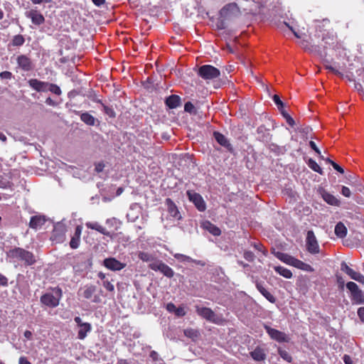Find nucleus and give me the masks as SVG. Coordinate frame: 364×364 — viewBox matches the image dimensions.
I'll list each match as a JSON object with an SVG mask.
<instances>
[{
	"label": "nucleus",
	"instance_id": "nucleus-24",
	"mask_svg": "<svg viewBox=\"0 0 364 364\" xmlns=\"http://www.w3.org/2000/svg\"><path fill=\"white\" fill-rule=\"evenodd\" d=\"M165 104L169 109H176L181 104V99L178 95H171L166 98Z\"/></svg>",
	"mask_w": 364,
	"mask_h": 364
},
{
	"label": "nucleus",
	"instance_id": "nucleus-37",
	"mask_svg": "<svg viewBox=\"0 0 364 364\" xmlns=\"http://www.w3.org/2000/svg\"><path fill=\"white\" fill-rule=\"evenodd\" d=\"M183 333L186 337L190 338L192 340L197 339L200 335L199 332L197 330L193 328L185 329L183 331Z\"/></svg>",
	"mask_w": 364,
	"mask_h": 364
},
{
	"label": "nucleus",
	"instance_id": "nucleus-16",
	"mask_svg": "<svg viewBox=\"0 0 364 364\" xmlns=\"http://www.w3.org/2000/svg\"><path fill=\"white\" fill-rule=\"evenodd\" d=\"M47 218L43 215H36L31 218L29 228L33 230H38L46 223Z\"/></svg>",
	"mask_w": 364,
	"mask_h": 364
},
{
	"label": "nucleus",
	"instance_id": "nucleus-33",
	"mask_svg": "<svg viewBox=\"0 0 364 364\" xmlns=\"http://www.w3.org/2000/svg\"><path fill=\"white\" fill-rule=\"evenodd\" d=\"M307 165L310 168H311L314 171L318 173L321 175L323 174V171L322 168L319 166V165L312 159H309L306 161Z\"/></svg>",
	"mask_w": 364,
	"mask_h": 364
},
{
	"label": "nucleus",
	"instance_id": "nucleus-1",
	"mask_svg": "<svg viewBox=\"0 0 364 364\" xmlns=\"http://www.w3.org/2000/svg\"><path fill=\"white\" fill-rule=\"evenodd\" d=\"M6 260L15 268L18 266L30 267L36 262V258L32 252L18 247H14L6 252Z\"/></svg>",
	"mask_w": 364,
	"mask_h": 364
},
{
	"label": "nucleus",
	"instance_id": "nucleus-7",
	"mask_svg": "<svg viewBox=\"0 0 364 364\" xmlns=\"http://www.w3.org/2000/svg\"><path fill=\"white\" fill-rule=\"evenodd\" d=\"M264 329L266 330V332L269 336V337L277 342L288 343L290 340L289 337L285 333L277 329L273 328L267 325L264 326Z\"/></svg>",
	"mask_w": 364,
	"mask_h": 364
},
{
	"label": "nucleus",
	"instance_id": "nucleus-40",
	"mask_svg": "<svg viewBox=\"0 0 364 364\" xmlns=\"http://www.w3.org/2000/svg\"><path fill=\"white\" fill-rule=\"evenodd\" d=\"M278 353L287 362L291 363L292 361L291 356L287 350L278 348Z\"/></svg>",
	"mask_w": 364,
	"mask_h": 364
},
{
	"label": "nucleus",
	"instance_id": "nucleus-9",
	"mask_svg": "<svg viewBox=\"0 0 364 364\" xmlns=\"http://www.w3.org/2000/svg\"><path fill=\"white\" fill-rule=\"evenodd\" d=\"M187 195L188 196L189 200L193 203V204L199 211L202 212L206 209L205 203L203 197L199 193L188 191Z\"/></svg>",
	"mask_w": 364,
	"mask_h": 364
},
{
	"label": "nucleus",
	"instance_id": "nucleus-46",
	"mask_svg": "<svg viewBox=\"0 0 364 364\" xmlns=\"http://www.w3.org/2000/svg\"><path fill=\"white\" fill-rule=\"evenodd\" d=\"M174 257L181 262H191V260H193V259L191 257L182 254H176L174 255Z\"/></svg>",
	"mask_w": 364,
	"mask_h": 364
},
{
	"label": "nucleus",
	"instance_id": "nucleus-53",
	"mask_svg": "<svg viewBox=\"0 0 364 364\" xmlns=\"http://www.w3.org/2000/svg\"><path fill=\"white\" fill-rule=\"evenodd\" d=\"M324 66H325V68L333 72V73L336 74V75H341V73L338 70H336L335 68H333L332 65H331L328 61H326L325 63H324Z\"/></svg>",
	"mask_w": 364,
	"mask_h": 364
},
{
	"label": "nucleus",
	"instance_id": "nucleus-32",
	"mask_svg": "<svg viewBox=\"0 0 364 364\" xmlns=\"http://www.w3.org/2000/svg\"><path fill=\"white\" fill-rule=\"evenodd\" d=\"M352 301L356 304L364 303V296L362 291L359 289L351 294Z\"/></svg>",
	"mask_w": 364,
	"mask_h": 364
},
{
	"label": "nucleus",
	"instance_id": "nucleus-28",
	"mask_svg": "<svg viewBox=\"0 0 364 364\" xmlns=\"http://www.w3.org/2000/svg\"><path fill=\"white\" fill-rule=\"evenodd\" d=\"M322 198L329 205L335 206H339L341 205L340 200L328 192H323L322 193Z\"/></svg>",
	"mask_w": 364,
	"mask_h": 364
},
{
	"label": "nucleus",
	"instance_id": "nucleus-34",
	"mask_svg": "<svg viewBox=\"0 0 364 364\" xmlns=\"http://www.w3.org/2000/svg\"><path fill=\"white\" fill-rule=\"evenodd\" d=\"M25 43V38L24 37L21 35L18 34L13 37L11 42L9 43V46H21Z\"/></svg>",
	"mask_w": 364,
	"mask_h": 364
},
{
	"label": "nucleus",
	"instance_id": "nucleus-23",
	"mask_svg": "<svg viewBox=\"0 0 364 364\" xmlns=\"http://www.w3.org/2000/svg\"><path fill=\"white\" fill-rule=\"evenodd\" d=\"M274 256L282 262L294 267L296 258L282 252H274Z\"/></svg>",
	"mask_w": 364,
	"mask_h": 364
},
{
	"label": "nucleus",
	"instance_id": "nucleus-45",
	"mask_svg": "<svg viewBox=\"0 0 364 364\" xmlns=\"http://www.w3.org/2000/svg\"><path fill=\"white\" fill-rule=\"evenodd\" d=\"M269 149L272 151L276 152L277 154H283L285 151L284 147H280L278 145L275 144H269Z\"/></svg>",
	"mask_w": 364,
	"mask_h": 364
},
{
	"label": "nucleus",
	"instance_id": "nucleus-42",
	"mask_svg": "<svg viewBox=\"0 0 364 364\" xmlns=\"http://www.w3.org/2000/svg\"><path fill=\"white\" fill-rule=\"evenodd\" d=\"M48 91L59 96L62 94L61 89L55 84L50 83Z\"/></svg>",
	"mask_w": 364,
	"mask_h": 364
},
{
	"label": "nucleus",
	"instance_id": "nucleus-22",
	"mask_svg": "<svg viewBox=\"0 0 364 364\" xmlns=\"http://www.w3.org/2000/svg\"><path fill=\"white\" fill-rule=\"evenodd\" d=\"M92 102H95L97 104V107L100 110L103 111L107 115L111 118L116 117V113L114 109L109 107L105 105L100 100L97 98L96 95L92 92Z\"/></svg>",
	"mask_w": 364,
	"mask_h": 364
},
{
	"label": "nucleus",
	"instance_id": "nucleus-44",
	"mask_svg": "<svg viewBox=\"0 0 364 364\" xmlns=\"http://www.w3.org/2000/svg\"><path fill=\"white\" fill-rule=\"evenodd\" d=\"M184 111L186 112H188L190 114H196V109L194 107V105L191 102H186L184 105Z\"/></svg>",
	"mask_w": 364,
	"mask_h": 364
},
{
	"label": "nucleus",
	"instance_id": "nucleus-25",
	"mask_svg": "<svg viewBox=\"0 0 364 364\" xmlns=\"http://www.w3.org/2000/svg\"><path fill=\"white\" fill-rule=\"evenodd\" d=\"M250 355L255 361H263L266 359V353L263 348L257 346L250 353Z\"/></svg>",
	"mask_w": 364,
	"mask_h": 364
},
{
	"label": "nucleus",
	"instance_id": "nucleus-41",
	"mask_svg": "<svg viewBox=\"0 0 364 364\" xmlns=\"http://www.w3.org/2000/svg\"><path fill=\"white\" fill-rule=\"evenodd\" d=\"M12 186V183L4 178L2 176H0V188L1 189H8L11 188Z\"/></svg>",
	"mask_w": 364,
	"mask_h": 364
},
{
	"label": "nucleus",
	"instance_id": "nucleus-59",
	"mask_svg": "<svg viewBox=\"0 0 364 364\" xmlns=\"http://www.w3.org/2000/svg\"><path fill=\"white\" fill-rule=\"evenodd\" d=\"M0 286L7 287L8 286V279L0 273Z\"/></svg>",
	"mask_w": 364,
	"mask_h": 364
},
{
	"label": "nucleus",
	"instance_id": "nucleus-50",
	"mask_svg": "<svg viewBox=\"0 0 364 364\" xmlns=\"http://www.w3.org/2000/svg\"><path fill=\"white\" fill-rule=\"evenodd\" d=\"M299 132L302 134V136L304 137L307 138L309 134H310L311 132V128L308 126H306V127L299 128Z\"/></svg>",
	"mask_w": 364,
	"mask_h": 364
},
{
	"label": "nucleus",
	"instance_id": "nucleus-13",
	"mask_svg": "<svg viewBox=\"0 0 364 364\" xmlns=\"http://www.w3.org/2000/svg\"><path fill=\"white\" fill-rule=\"evenodd\" d=\"M196 311L202 318L209 321L215 322L216 315L215 312L210 308L196 306Z\"/></svg>",
	"mask_w": 364,
	"mask_h": 364
},
{
	"label": "nucleus",
	"instance_id": "nucleus-55",
	"mask_svg": "<svg viewBox=\"0 0 364 364\" xmlns=\"http://www.w3.org/2000/svg\"><path fill=\"white\" fill-rule=\"evenodd\" d=\"M253 247L258 251L263 253L264 255H267V251L264 249L263 245L260 243H254Z\"/></svg>",
	"mask_w": 364,
	"mask_h": 364
},
{
	"label": "nucleus",
	"instance_id": "nucleus-60",
	"mask_svg": "<svg viewBox=\"0 0 364 364\" xmlns=\"http://www.w3.org/2000/svg\"><path fill=\"white\" fill-rule=\"evenodd\" d=\"M176 309V306H175L174 304L170 302V303H168L166 304V310L168 311V312H171V313H175V311Z\"/></svg>",
	"mask_w": 364,
	"mask_h": 364
},
{
	"label": "nucleus",
	"instance_id": "nucleus-35",
	"mask_svg": "<svg viewBox=\"0 0 364 364\" xmlns=\"http://www.w3.org/2000/svg\"><path fill=\"white\" fill-rule=\"evenodd\" d=\"M138 257L143 262H151V263L156 260L153 255L142 251L138 252Z\"/></svg>",
	"mask_w": 364,
	"mask_h": 364
},
{
	"label": "nucleus",
	"instance_id": "nucleus-30",
	"mask_svg": "<svg viewBox=\"0 0 364 364\" xmlns=\"http://www.w3.org/2000/svg\"><path fill=\"white\" fill-rule=\"evenodd\" d=\"M294 267L308 272H314V269L310 264H306L298 259H296Z\"/></svg>",
	"mask_w": 364,
	"mask_h": 364
},
{
	"label": "nucleus",
	"instance_id": "nucleus-31",
	"mask_svg": "<svg viewBox=\"0 0 364 364\" xmlns=\"http://www.w3.org/2000/svg\"><path fill=\"white\" fill-rule=\"evenodd\" d=\"M274 269L275 270L276 272H277L279 274L284 277V278L290 279L292 277L291 272L284 267L275 266L274 267Z\"/></svg>",
	"mask_w": 364,
	"mask_h": 364
},
{
	"label": "nucleus",
	"instance_id": "nucleus-36",
	"mask_svg": "<svg viewBox=\"0 0 364 364\" xmlns=\"http://www.w3.org/2000/svg\"><path fill=\"white\" fill-rule=\"evenodd\" d=\"M301 46L306 51L312 53L318 51V46H309V42L306 40H302L300 42Z\"/></svg>",
	"mask_w": 364,
	"mask_h": 364
},
{
	"label": "nucleus",
	"instance_id": "nucleus-11",
	"mask_svg": "<svg viewBox=\"0 0 364 364\" xmlns=\"http://www.w3.org/2000/svg\"><path fill=\"white\" fill-rule=\"evenodd\" d=\"M28 83L30 87L38 92H48L50 85V82L41 81L38 79H30Z\"/></svg>",
	"mask_w": 364,
	"mask_h": 364
},
{
	"label": "nucleus",
	"instance_id": "nucleus-10",
	"mask_svg": "<svg viewBox=\"0 0 364 364\" xmlns=\"http://www.w3.org/2000/svg\"><path fill=\"white\" fill-rule=\"evenodd\" d=\"M18 67L24 72H30L33 69L31 60L26 55H20L16 58Z\"/></svg>",
	"mask_w": 364,
	"mask_h": 364
},
{
	"label": "nucleus",
	"instance_id": "nucleus-3",
	"mask_svg": "<svg viewBox=\"0 0 364 364\" xmlns=\"http://www.w3.org/2000/svg\"><path fill=\"white\" fill-rule=\"evenodd\" d=\"M197 74L201 78L208 81L218 77L220 75V72L218 68L213 65H204L198 69Z\"/></svg>",
	"mask_w": 364,
	"mask_h": 364
},
{
	"label": "nucleus",
	"instance_id": "nucleus-21",
	"mask_svg": "<svg viewBox=\"0 0 364 364\" xmlns=\"http://www.w3.org/2000/svg\"><path fill=\"white\" fill-rule=\"evenodd\" d=\"M240 12L239 8L236 3H230L220 11V14L223 18H228L230 14H236Z\"/></svg>",
	"mask_w": 364,
	"mask_h": 364
},
{
	"label": "nucleus",
	"instance_id": "nucleus-27",
	"mask_svg": "<svg viewBox=\"0 0 364 364\" xmlns=\"http://www.w3.org/2000/svg\"><path fill=\"white\" fill-rule=\"evenodd\" d=\"M82 229V228L80 225H77L76 227L75 234L70 242V246L71 248L76 249L78 247Z\"/></svg>",
	"mask_w": 364,
	"mask_h": 364
},
{
	"label": "nucleus",
	"instance_id": "nucleus-63",
	"mask_svg": "<svg viewBox=\"0 0 364 364\" xmlns=\"http://www.w3.org/2000/svg\"><path fill=\"white\" fill-rule=\"evenodd\" d=\"M343 360L345 364H353L352 358L348 355H344Z\"/></svg>",
	"mask_w": 364,
	"mask_h": 364
},
{
	"label": "nucleus",
	"instance_id": "nucleus-62",
	"mask_svg": "<svg viewBox=\"0 0 364 364\" xmlns=\"http://www.w3.org/2000/svg\"><path fill=\"white\" fill-rule=\"evenodd\" d=\"M309 146L310 147L315 151L316 153H317L318 154H321V151L320 150L318 149V148L316 146V144L314 141H309Z\"/></svg>",
	"mask_w": 364,
	"mask_h": 364
},
{
	"label": "nucleus",
	"instance_id": "nucleus-57",
	"mask_svg": "<svg viewBox=\"0 0 364 364\" xmlns=\"http://www.w3.org/2000/svg\"><path fill=\"white\" fill-rule=\"evenodd\" d=\"M174 314L178 317H182L186 315V311L183 307H176Z\"/></svg>",
	"mask_w": 364,
	"mask_h": 364
},
{
	"label": "nucleus",
	"instance_id": "nucleus-17",
	"mask_svg": "<svg viewBox=\"0 0 364 364\" xmlns=\"http://www.w3.org/2000/svg\"><path fill=\"white\" fill-rule=\"evenodd\" d=\"M165 204L167 207V211L170 216L178 220H180L182 218L177 206L171 198H167L165 200Z\"/></svg>",
	"mask_w": 364,
	"mask_h": 364
},
{
	"label": "nucleus",
	"instance_id": "nucleus-51",
	"mask_svg": "<svg viewBox=\"0 0 364 364\" xmlns=\"http://www.w3.org/2000/svg\"><path fill=\"white\" fill-rule=\"evenodd\" d=\"M102 285L103 287L109 291H113L114 289V285L111 284V282L108 279H105L102 281Z\"/></svg>",
	"mask_w": 364,
	"mask_h": 364
},
{
	"label": "nucleus",
	"instance_id": "nucleus-15",
	"mask_svg": "<svg viewBox=\"0 0 364 364\" xmlns=\"http://www.w3.org/2000/svg\"><path fill=\"white\" fill-rule=\"evenodd\" d=\"M103 264L107 269L112 271H119L126 267L125 263H122L114 257H109L104 259Z\"/></svg>",
	"mask_w": 364,
	"mask_h": 364
},
{
	"label": "nucleus",
	"instance_id": "nucleus-54",
	"mask_svg": "<svg viewBox=\"0 0 364 364\" xmlns=\"http://www.w3.org/2000/svg\"><path fill=\"white\" fill-rule=\"evenodd\" d=\"M337 284L338 285V288L341 290L344 289L345 282L343 278L341 276L336 275Z\"/></svg>",
	"mask_w": 364,
	"mask_h": 364
},
{
	"label": "nucleus",
	"instance_id": "nucleus-8",
	"mask_svg": "<svg viewBox=\"0 0 364 364\" xmlns=\"http://www.w3.org/2000/svg\"><path fill=\"white\" fill-rule=\"evenodd\" d=\"M341 270L348 274L350 279L364 284V276L351 269L345 262L341 264Z\"/></svg>",
	"mask_w": 364,
	"mask_h": 364
},
{
	"label": "nucleus",
	"instance_id": "nucleus-18",
	"mask_svg": "<svg viewBox=\"0 0 364 364\" xmlns=\"http://www.w3.org/2000/svg\"><path fill=\"white\" fill-rule=\"evenodd\" d=\"M26 16L30 18L32 23L36 26H40L45 21L44 16L36 10L32 9L26 12Z\"/></svg>",
	"mask_w": 364,
	"mask_h": 364
},
{
	"label": "nucleus",
	"instance_id": "nucleus-6",
	"mask_svg": "<svg viewBox=\"0 0 364 364\" xmlns=\"http://www.w3.org/2000/svg\"><path fill=\"white\" fill-rule=\"evenodd\" d=\"M306 246L307 251L311 254L315 255L319 252V245L314 232L312 230H309L307 232Z\"/></svg>",
	"mask_w": 364,
	"mask_h": 364
},
{
	"label": "nucleus",
	"instance_id": "nucleus-29",
	"mask_svg": "<svg viewBox=\"0 0 364 364\" xmlns=\"http://www.w3.org/2000/svg\"><path fill=\"white\" fill-rule=\"evenodd\" d=\"M334 232L338 237L343 238L347 235V228L342 222H339L335 227Z\"/></svg>",
	"mask_w": 364,
	"mask_h": 364
},
{
	"label": "nucleus",
	"instance_id": "nucleus-4",
	"mask_svg": "<svg viewBox=\"0 0 364 364\" xmlns=\"http://www.w3.org/2000/svg\"><path fill=\"white\" fill-rule=\"evenodd\" d=\"M66 226L63 221H60L54 225L50 239L56 242L61 243L65 239Z\"/></svg>",
	"mask_w": 364,
	"mask_h": 364
},
{
	"label": "nucleus",
	"instance_id": "nucleus-20",
	"mask_svg": "<svg viewBox=\"0 0 364 364\" xmlns=\"http://www.w3.org/2000/svg\"><path fill=\"white\" fill-rule=\"evenodd\" d=\"M257 133L258 134V140L265 144L270 142L272 136L270 134L269 130L264 125H261L257 129Z\"/></svg>",
	"mask_w": 364,
	"mask_h": 364
},
{
	"label": "nucleus",
	"instance_id": "nucleus-49",
	"mask_svg": "<svg viewBox=\"0 0 364 364\" xmlns=\"http://www.w3.org/2000/svg\"><path fill=\"white\" fill-rule=\"evenodd\" d=\"M347 289L350 291L351 294L359 289L358 286L353 282H349L346 284Z\"/></svg>",
	"mask_w": 364,
	"mask_h": 364
},
{
	"label": "nucleus",
	"instance_id": "nucleus-2",
	"mask_svg": "<svg viewBox=\"0 0 364 364\" xmlns=\"http://www.w3.org/2000/svg\"><path fill=\"white\" fill-rule=\"evenodd\" d=\"M62 296V289L59 287H55L53 289L52 292L43 294L40 298V301L43 305L53 309L59 305Z\"/></svg>",
	"mask_w": 364,
	"mask_h": 364
},
{
	"label": "nucleus",
	"instance_id": "nucleus-19",
	"mask_svg": "<svg viewBox=\"0 0 364 364\" xmlns=\"http://www.w3.org/2000/svg\"><path fill=\"white\" fill-rule=\"evenodd\" d=\"M213 136L216 141L221 145L222 146L226 148L229 151L232 152L233 148L232 144L230 143L229 140L226 138L225 135L221 134L219 132H214Z\"/></svg>",
	"mask_w": 364,
	"mask_h": 364
},
{
	"label": "nucleus",
	"instance_id": "nucleus-47",
	"mask_svg": "<svg viewBox=\"0 0 364 364\" xmlns=\"http://www.w3.org/2000/svg\"><path fill=\"white\" fill-rule=\"evenodd\" d=\"M282 116L289 126L293 127L295 124L294 119L288 114L287 112H282Z\"/></svg>",
	"mask_w": 364,
	"mask_h": 364
},
{
	"label": "nucleus",
	"instance_id": "nucleus-56",
	"mask_svg": "<svg viewBox=\"0 0 364 364\" xmlns=\"http://www.w3.org/2000/svg\"><path fill=\"white\" fill-rule=\"evenodd\" d=\"M341 193L345 197L349 198L351 196L350 190L346 186H342Z\"/></svg>",
	"mask_w": 364,
	"mask_h": 364
},
{
	"label": "nucleus",
	"instance_id": "nucleus-61",
	"mask_svg": "<svg viewBox=\"0 0 364 364\" xmlns=\"http://www.w3.org/2000/svg\"><path fill=\"white\" fill-rule=\"evenodd\" d=\"M358 316L360 321L364 323V307H360L358 309Z\"/></svg>",
	"mask_w": 364,
	"mask_h": 364
},
{
	"label": "nucleus",
	"instance_id": "nucleus-48",
	"mask_svg": "<svg viewBox=\"0 0 364 364\" xmlns=\"http://www.w3.org/2000/svg\"><path fill=\"white\" fill-rule=\"evenodd\" d=\"M243 257L248 262H253L255 258L254 253L249 250H245L244 252Z\"/></svg>",
	"mask_w": 364,
	"mask_h": 364
},
{
	"label": "nucleus",
	"instance_id": "nucleus-14",
	"mask_svg": "<svg viewBox=\"0 0 364 364\" xmlns=\"http://www.w3.org/2000/svg\"><path fill=\"white\" fill-rule=\"evenodd\" d=\"M254 282L257 289L264 297H265L266 299H267L272 304H274L276 302V298L265 289L263 282L256 279Z\"/></svg>",
	"mask_w": 364,
	"mask_h": 364
},
{
	"label": "nucleus",
	"instance_id": "nucleus-58",
	"mask_svg": "<svg viewBox=\"0 0 364 364\" xmlns=\"http://www.w3.org/2000/svg\"><path fill=\"white\" fill-rule=\"evenodd\" d=\"M0 77L2 79H7L9 80L12 77V73L9 71H3L0 73Z\"/></svg>",
	"mask_w": 364,
	"mask_h": 364
},
{
	"label": "nucleus",
	"instance_id": "nucleus-26",
	"mask_svg": "<svg viewBox=\"0 0 364 364\" xmlns=\"http://www.w3.org/2000/svg\"><path fill=\"white\" fill-rule=\"evenodd\" d=\"M202 227L214 236H219L221 234L220 228L211 223L210 221H205L203 223Z\"/></svg>",
	"mask_w": 364,
	"mask_h": 364
},
{
	"label": "nucleus",
	"instance_id": "nucleus-38",
	"mask_svg": "<svg viewBox=\"0 0 364 364\" xmlns=\"http://www.w3.org/2000/svg\"><path fill=\"white\" fill-rule=\"evenodd\" d=\"M90 329V325L88 323H84L81 325L80 328L78 331V338L80 339H83L86 336V333Z\"/></svg>",
	"mask_w": 364,
	"mask_h": 364
},
{
	"label": "nucleus",
	"instance_id": "nucleus-12",
	"mask_svg": "<svg viewBox=\"0 0 364 364\" xmlns=\"http://www.w3.org/2000/svg\"><path fill=\"white\" fill-rule=\"evenodd\" d=\"M95 172L99 175L100 178H107L109 173V164L103 161L96 162L95 164Z\"/></svg>",
	"mask_w": 364,
	"mask_h": 364
},
{
	"label": "nucleus",
	"instance_id": "nucleus-52",
	"mask_svg": "<svg viewBox=\"0 0 364 364\" xmlns=\"http://www.w3.org/2000/svg\"><path fill=\"white\" fill-rule=\"evenodd\" d=\"M81 119L88 125H91V114L89 113H83L81 115Z\"/></svg>",
	"mask_w": 364,
	"mask_h": 364
},
{
	"label": "nucleus",
	"instance_id": "nucleus-43",
	"mask_svg": "<svg viewBox=\"0 0 364 364\" xmlns=\"http://www.w3.org/2000/svg\"><path fill=\"white\" fill-rule=\"evenodd\" d=\"M96 230L105 235H109V232L97 223H92V230Z\"/></svg>",
	"mask_w": 364,
	"mask_h": 364
},
{
	"label": "nucleus",
	"instance_id": "nucleus-39",
	"mask_svg": "<svg viewBox=\"0 0 364 364\" xmlns=\"http://www.w3.org/2000/svg\"><path fill=\"white\" fill-rule=\"evenodd\" d=\"M272 100L277 106L278 109L279 110L281 114L282 115V112H287L284 109V102L280 100V97L277 95H274L272 96Z\"/></svg>",
	"mask_w": 364,
	"mask_h": 364
},
{
	"label": "nucleus",
	"instance_id": "nucleus-5",
	"mask_svg": "<svg viewBox=\"0 0 364 364\" xmlns=\"http://www.w3.org/2000/svg\"><path fill=\"white\" fill-rule=\"evenodd\" d=\"M149 267L154 271H159L168 278H172L174 275L173 270L167 264L160 260H155L149 264Z\"/></svg>",
	"mask_w": 364,
	"mask_h": 364
},
{
	"label": "nucleus",
	"instance_id": "nucleus-64",
	"mask_svg": "<svg viewBox=\"0 0 364 364\" xmlns=\"http://www.w3.org/2000/svg\"><path fill=\"white\" fill-rule=\"evenodd\" d=\"M19 364H32L26 357H21L18 361Z\"/></svg>",
	"mask_w": 364,
	"mask_h": 364
}]
</instances>
